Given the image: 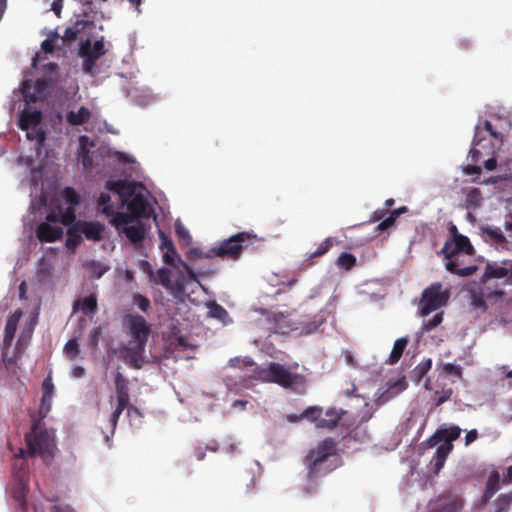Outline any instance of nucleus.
I'll use <instances>...</instances> for the list:
<instances>
[{
    "mask_svg": "<svg viewBox=\"0 0 512 512\" xmlns=\"http://www.w3.org/2000/svg\"><path fill=\"white\" fill-rule=\"evenodd\" d=\"M63 8V0H54L51 5V10L56 14L57 17H60L61 11Z\"/></svg>",
    "mask_w": 512,
    "mask_h": 512,
    "instance_id": "11",
    "label": "nucleus"
},
{
    "mask_svg": "<svg viewBox=\"0 0 512 512\" xmlns=\"http://www.w3.org/2000/svg\"><path fill=\"white\" fill-rule=\"evenodd\" d=\"M83 161H86V160H90L89 157L87 155H84L83 158H82Z\"/></svg>",
    "mask_w": 512,
    "mask_h": 512,
    "instance_id": "17",
    "label": "nucleus"
},
{
    "mask_svg": "<svg viewBox=\"0 0 512 512\" xmlns=\"http://www.w3.org/2000/svg\"><path fill=\"white\" fill-rule=\"evenodd\" d=\"M41 120L42 113L40 111L24 109L20 114L18 125L20 129H29L40 126Z\"/></svg>",
    "mask_w": 512,
    "mask_h": 512,
    "instance_id": "3",
    "label": "nucleus"
},
{
    "mask_svg": "<svg viewBox=\"0 0 512 512\" xmlns=\"http://www.w3.org/2000/svg\"><path fill=\"white\" fill-rule=\"evenodd\" d=\"M30 81L29 80H25L23 81L22 83V89H23V93H24V97H25V101L27 103H31V102H36L37 98L35 96V94H31V93H28L27 92V89L30 88Z\"/></svg>",
    "mask_w": 512,
    "mask_h": 512,
    "instance_id": "10",
    "label": "nucleus"
},
{
    "mask_svg": "<svg viewBox=\"0 0 512 512\" xmlns=\"http://www.w3.org/2000/svg\"><path fill=\"white\" fill-rule=\"evenodd\" d=\"M22 130L26 131L28 140L35 142L34 149L37 160H50L54 157L53 151H49L45 146L46 133L40 126Z\"/></svg>",
    "mask_w": 512,
    "mask_h": 512,
    "instance_id": "2",
    "label": "nucleus"
},
{
    "mask_svg": "<svg viewBox=\"0 0 512 512\" xmlns=\"http://www.w3.org/2000/svg\"><path fill=\"white\" fill-rule=\"evenodd\" d=\"M117 160H125V161H128V160H133L132 158H129L127 156H124L123 154H119Z\"/></svg>",
    "mask_w": 512,
    "mask_h": 512,
    "instance_id": "14",
    "label": "nucleus"
},
{
    "mask_svg": "<svg viewBox=\"0 0 512 512\" xmlns=\"http://www.w3.org/2000/svg\"><path fill=\"white\" fill-rule=\"evenodd\" d=\"M106 53L103 40H97L93 45L89 39L83 42L80 46V55H90L99 59Z\"/></svg>",
    "mask_w": 512,
    "mask_h": 512,
    "instance_id": "4",
    "label": "nucleus"
},
{
    "mask_svg": "<svg viewBox=\"0 0 512 512\" xmlns=\"http://www.w3.org/2000/svg\"><path fill=\"white\" fill-rule=\"evenodd\" d=\"M49 66L51 67V69H56L57 68V65L55 63H50Z\"/></svg>",
    "mask_w": 512,
    "mask_h": 512,
    "instance_id": "16",
    "label": "nucleus"
},
{
    "mask_svg": "<svg viewBox=\"0 0 512 512\" xmlns=\"http://www.w3.org/2000/svg\"><path fill=\"white\" fill-rule=\"evenodd\" d=\"M504 145V135L490 121L483 123V128L478 130L470 150L473 160L487 157L485 160H496L498 151Z\"/></svg>",
    "mask_w": 512,
    "mask_h": 512,
    "instance_id": "1",
    "label": "nucleus"
},
{
    "mask_svg": "<svg viewBox=\"0 0 512 512\" xmlns=\"http://www.w3.org/2000/svg\"><path fill=\"white\" fill-rule=\"evenodd\" d=\"M84 58L83 71L87 74L93 75L96 66L97 58L90 55H81Z\"/></svg>",
    "mask_w": 512,
    "mask_h": 512,
    "instance_id": "7",
    "label": "nucleus"
},
{
    "mask_svg": "<svg viewBox=\"0 0 512 512\" xmlns=\"http://www.w3.org/2000/svg\"><path fill=\"white\" fill-rule=\"evenodd\" d=\"M91 118V111L85 107L81 106L78 111H68L66 114V121L71 126H79L87 123Z\"/></svg>",
    "mask_w": 512,
    "mask_h": 512,
    "instance_id": "5",
    "label": "nucleus"
},
{
    "mask_svg": "<svg viewBox=\"0 0 512 512\" xmlns=\"http://www.w3.org/2000/svg\"><path fill=\"white\" fill-rule=\"evenodd\" d=\"M508 152L512 153V144L508 147Z\"/></svg>",
    "mask_w": 512,
    "mask_h": 512,
    "instance_id": "18",
    "label": "nucleus"
},
{
    "mask_svg": "<svg viewBox=\"0 0 512 512\" xmlns=\"http://www.w3.org/2000/svg\"><path fill=\"white\" fill-rule=\"evenodd\" d=\"M38 58H39V55H38V54H36V55H35V57L33 58V63H32V65H33L34 67H36V62H37Z\"/></svg>",
    "mask_w": 512,
    "mask_h": 512,
    "instance_id": "15",
    "label": "nucleus"
},
{
    "mask_svg": "<svg viewBox=\"0 0 512 512\" xmlns=\"http://www.w3.org/2000/svg\"><path fill=\"white\" fill-rule=\"evenodd\" d=\"M78 31L73 27H67L64 31V35L62 37L63 41L66 43H71L77 39Z\"/></svg>",
    "mask_w": 512,
    "mask_h": 512,
    "instance_id": "9",
    "label": "nucleus"
},
{
    "mask_svg": "<svg viewBox=\"0 0 512 512\" xmlns=\"http://www.w3.org/2000/svg\"><path fill=\"white\" fill-rule=\"evenodd\" d=\"M58 37V33H52L50 37H48L41 43V49L45 53H52L55 47V41L58 39Z\"/></svg>",
    "mask_w": 512,
    "mask_h": 512,
    "instance_id": "6",
    "label": "nucleus"
},
{
    "mask_svg": "<svg viewBox=\"0 0 512 512\" xmlns=\"http://www.w3.org/2000/svg\"><path fill=\"white\" fill-rule=\"evenodd\" d=\"M45 87V82L44 81H41V80H37L36 81V84H35V90L37 92H40L44 89Z\"/></svg>",
    "mask_w": 512,
    "mask_h": 512,
    "instance_id": "13",
    "label": "nucleus"
},
{
    "mask_svg": "<svg viewBox=\"0 0 512 512\" xmlns=\"http://www.w3.org/2000/svg\"><path fill=\"white\" fill-rule=\"evenodd\" d=\"M79 144H80L81 150H84L88 145L93 146V142L86 135H82L79 137Z\"/></svg>",
    "mask_w": 512,
    "mask_h": 512,
    "instance_id": "12",
    "label": "nucleus"
},
{
    "mask_svg": "<svg viewBox=\"0 0 512 512\" xmlns=\"http://www.w3.org/2000/svg\"><path fill=\"white\" fill-rule=\"evenodd\" d=\"M84 58L83 71L87 74L93 75L96 66L97 58L90 55H81Z\"/></svg>",
    "mask_w": 512,
    "mask_h": 512,
    "instance_id": "8",
    "label": "nucleus"
}]
</instances>
